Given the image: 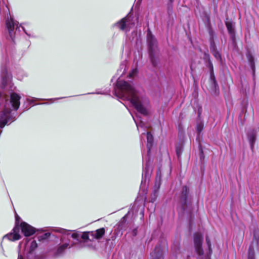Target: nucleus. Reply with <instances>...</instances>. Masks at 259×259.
I'll list each match as a JSON object with an SVG mask.
<instances>
[{"label":"nucleus","instance_id":"11","mask_svg":"<svg viewBox=\"0 0 259 259\" xmlns=\"http://www.w3.org/2000/svg\"><path fill=\"white\" fill-rule=\"evenodd\" d=\"M91 233L92 232H83L81 234V237L84 242H88L89 241H94V237H93V235H91Z\"/></svg>","mask_w":259,"mask_h":259},{"label":"nucleus","instance_id":"29","mask_svg":"<svg viewBox=\"0 0 259 259\" xmlns=\"http://www.w3.org/2000/svg\"><path fill=\"white\" fill-rule=\"evenodd\" d=\"M170 1L171 2H172L173 1V0H170Z\"/></svg>","mask_w":259,"mask_h":259},{"label":"nucleus","instance_id":"1","mask_svg":"<svg viewBox=\"0 0 259 259\" xmlns=\"http://www.w3.org/2000/svg\"><path fill=\"white\" fill-rule=\"evenodd\" d=\"M117 90L114 91V95L123 100L130 101L137 110L143 115H147L148 102L140 98L133 85L124 80H118L116 82Z\"/></svg>","mask_w":259,"mask_h":259},{"label":"nucleus","instance_id":"15","mask_svg":"<svg viewBox=\"0 0 259 259\" xmlns=\"http://www.w3.org/2000/svg\"><path fill=\"white\" fill-rule=\"evenodd\" d=\"M69 245V244L68 243H64V244L61 245L59 247L57 250V252L58 253H62L66 248H67Z\"/></svg>","mask_w":259,"mask_h":259},{"label":"nucleus","instance_id":"27","mask_svg":"<svg viewBox=\"0 0 259 259\" xmlns=\"http://www.w3.org/2000/svg\"><path fill=\"white\" fill-rule=\"evenodd\" d=\"M210 67L212 68V64L211 63H210Z\"/></svg>","mask_w":259,"mask_h":259},{"label":"nucleus","instance_id":"16","mask_svg":"<svg viewBox=\"0 0 259 259\" xmlns=\"http://www.w3.org/2000/svg\"><path fill=\"white\" fill-rule=\"evenodd\" d=\"M37 247V244L36 242L34 240L32 241L31 242L30 246V250L31 251H33L34 249H35Z\"/></svg>","mask_w":259,"mask_h":259},{"label":"nucleus","instance_id":"14","mask_svg":"<svg viewBox=\"0 0 259 259\" xmlns=\"http://www.w3.org/2000/svg\"><path fill=\"white\" fill-rule=\"evenodd\" d=\"M226 25L229 33L231 35H233L234 34V29L232 22L231 21H227L226 22Z\"/></svg>","mask_w":259,"mask_h":259},{"label":"nucleus","instance_id":"3","mask_svg":"<svg viewBox=\"0 0 259 259\" xmlns=\"http://www.w3.org/2000/svg\"><path fill=\"white\" fill-rule=\"evenodd\" d=\"M147 42L151 61L153 63V54L157 48V42L156 39L149 30L147 33Z\"/></svg>","mask_w":259,"mask_h":259},{"label":"nucleus","instance_id":"18","mask_svg":"<svg viewBox=\"0 0 259 259\" xmlns=\"http://www.w3.org/2000/svg\"><path fill=\"white\" fill-rule=\"evenodd\" d=\"M147 139L148 142V147L149 146V144H151L153 141V137L152 135L150 133H147Z\"/></svg>","mask_w":259,"mask_h":259},{"label":"nucleus","instance_id":"22","mask_svg":"<svg viewBox=\"0 0 259 259\" xmlns=\"http://www.w3.org/2000/svg\"><path fill=\"white\" fill-rule=\"evenodd\" d=\"M120 67L121 69H123V71H124L125 70L126 66H125V64L121 63L120 64Z\"/></svg>","mask_w":259,"mask_h":259},{"label":"nucleus","instance_id":"20","mask_svg":"<svg viewBox=\"0 0 259 259\" xmlns=\"http://www.w3.org/2000/svg\"><path fill=\"white\" fill-rule=\"evenodd\" d=\"M73 238L78 240L79 236V234L77 233H74L71 235Z\"/></svg>","mask_w":259,"mask_h":259},{"label":"nucleus","instance_id":"25","mask_svg":"<svg viewBox=\"0 0 259 259\" xmlns=\"http://www.w3.org/2000/svg\"><path fill=\"white\" fill-rule=\"evenodd\" d=\"M18 259H23V257L22 255H19L18 257Z\"/></svg>","mask_w":259,"mask_h":259},{"label":"nucleus","instance_id":"12","mask_svg":"<svg viewBox=\"0 0 259 259\" xmlns=\"http://www.w3.org/2000/svg\"><path fill=\"white\" fill-rule=\"evenodd\" d=\"M7 27L9 30L10 35H12V32L14 29V27L15 25H17V24L15 23L13 19H11L9 20H7L6 22Z\"/></svg>","mask_w":259,"mask_h":259},{"label":"nucleus","instance_id":"13","mask_svg":"<svg viewBox=\"0 0 259 259\" xmlns=\"http://www.w3.org/2000/svg\"><path fill=\"white\" fill-rule=\"evenodd\" d=\"M189 189L187 186H183L181 195V200L182 202L185 203L187 200Z\"/></svg>","mask_w":259,"mask_h":259},{"label":"nucleus","instance_id":"21","mask_svg":"<svg viewBox=\"0 0 259 259\" xmlns=\"http://www.w3.org/2000/svg\"><path fill=\"white\" fill-rule=\"evenodd\" d=\"M206 243L207 244L209 250V251H210V241L209 240L208 237H206Z\"/></svg>","mask_w":259,"mask_h":259},{"label":"nucleus","instance_id":"9","mask_svg":"<svg viewBox=\"0 0 259 259\" xmlns=\"http://www.w3.org/2000/svg\"><path fill=\"white\" fill-rule=\"evenodd\" d=\"M105 233V229L103 228L97 230L96 231H92L91 235L94 237V240L100 239Z\"/></svg>","mask_w":259,"mask_h":259},{"label":"nucleus","instance_id":"8","mask_svg":"<svg viewBox=\"0 0 259 259\" xmlns=\"http://www.w3.org/2000/svg\"><path fill=\"white\" fill-rule=\"evenodd\" d=\"M20 227L22 233L26 236H31L35 232L34 228L25 222H22L21 224Z\"/></svg>","mask_w":259,"mask_h":259},{"label":"nucleus","instance_id":"5","mask_svg":"<svg viewBox=\"0 0 259 259\" xmlns=\"http://www.w3.org/2000/svg\"><path fill=\"white\" fill-rule=\"evenodd\" d=\"M203 236L200 234H196L194 237V246L196 252L200 256L203 255V251L201 247Z\"/></svg>","mask_w":259,"mask_h":259},{"label":"nucleus","instance_id":"26","mask_svg":"<svg viewBox=\"0 0 259 259\" xmlns=\"http://www.w3.org/2000/svg\"><path fill=\"white\" fill-rule=\"evenodd\" d=\"M22 29H23V31L25 32V33L27 34V33L25 32V28L23 27H22Z\"/></svg>","mask_w":259,"mask_h":259},{"label":"nucleus","instance_id":"23","mask_svg":"<svg viewBox=\"0 0 259 259\" xmlns=\"http://www.w3.org/2000/svg\"><path fill=\"white\" fill-rule=\"evenodd\" d=\"M50 235V234L49 233H45V234L43 235L42 238L46 239V238H48Z\"/></svg>","mask_w":259,"mask_h":259},{"label":"nucleus","instance_id":"4","mask_svg":"<svg viewBox=\"0 0 259 259\" xmlns=\"http://www.w3.org/2000/svg\"><path fill=\"white\" fill-rule=\"evenodd\" d=\"M18 219H20L19 217L16 215V226L13 229L12 232L7 234L4 236V238H7L11 241H15L19 240L20 238V235L19 234V227L18 226Z\"/></svg>","mask_w":259,"mask_h":259},{"label":"nucleus","instance_id":"17","mask_svg":"<svg viewBox=\"0 0 259 259\" xmlns=\"http://www.w3.org/2000/svg\"><path fill=\"white\" fill-rule=\"evenodd\" d=\"M203 129V124L202 123H198L196 126V130L198 134H200Z\"/></svg>","mask_w":259,"mask_h":259},{"label":"nucleus","instance_id":"19","mask_svg":"<svg viewBox=\"0 0 259 259\" xmlns=\"http://www.w3.org/2000/svg\"><path fill=\"white\" fill-rule=\"evenodd\" d=\"M213 55L217 59H221V55L220 53L215 50L213 51Z\"/></svg>","mask_w":259,"mask_h":259},{"label":"nucleus","instance_id":"2","mask_svg":"<svg viewBox=\"0 0 259 259\" xmlns=\"http://www.w3.org/2000/svg\"><path fill=\"white\" fill-rule=\"evenodd\" d=\"M5 99L4 108L0 113V127L3 128L9 121L15 120V117L11 114V111L17 110L20 106V97L16 93H11L10 99H6L5 95L0 93V98Z\"/></svg>","mask_w":259,"mask_h":259},{"label":"nucleus","instance_id":"24","mask_svg":"<svg viewBox=\"0 0 259 259\" xmlns=\"http://www.w3.org/2000/svg\"><path fill=\"white\" fill-rule=\"evenodd\" d=\"M137 126L138 128H139V126L142 127L143 126V123L141 122L139 124H137Z\"/></svg>","mask_w":259,"mask_h":259},{"label":"nucleus","instance_id":"6","mask_svg":"<svg viewBox=\"0 0 259 259\" xmlns=\"http://www.w3.org/2000/svg\"><path fill=\"white\" fill-rule=\"evenodd\" d=\"M2 85L5 91L10 92L13 90V84L11 82V76L8 73L3 75Z\"/></svg>","mask_w":259,"mask_h":259},{"label":"nucleus","instance_id":"10","mask_svg":"<svg viewBox=\"0 0 259 259\" xmlns=\"http://www.w3.org/2000/svg\"><path fill=\"white\" fill-rule=\"evenodd\" d=\"M247 137L251 146H252L256 139V131L254 130H250L247 134Z\"/></svg>","mask_w":259,"mask_h":259},{"label":"nucleus","instance_id":"28","mask_svg":"<svg viewBox=\"0 0 259 259\" xmlns=\"http://www.w3.org/2000/svg\"><path fill=\"white\" fill-rule=\"evenodd\" d=\"M248 259H252V258L251 257V256H250V255H249V256H248Z\"/></svg>","mask_w":259,"mask_h":259},{"label":"nucleus","instance_id":"7","mask_svg":"<svg viewBox=\"0 0 259 259\" xmlns=\"http://www.w3.org/2000/svg\"><path fill=\"white\" fill-rule=\"evenodd\" d=\"M130 17H125L116 24V26L122 30L128 31L131 27Z\"/></svg>","mask_w":259,"mask_h":259}]
</instances>
